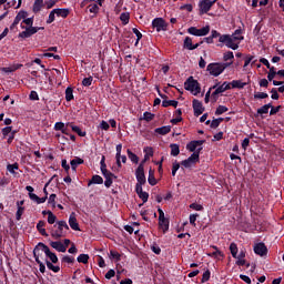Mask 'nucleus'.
<instances>
[{"instance_id": "obj_1", "label": "nucleus", "mask_w": 284, "mask_h": 284, "mask_svg": "<svg viewBox=\"0 0 284 284\" xmlns=\"http://www.w3.org/2000/svg\"><path fill=\"white\" fill-rule=\"evenodd\" d=\"M70 232V226L68 225V222L65 221H58L53 229L51 230V236L52 239H55V241H59V239H65Z\"/></svg>"}, {"instance_id": "obj_2", "label": "nucleus", "mask_w": 284, "mask_h": 284, "mask_svg": "<svg viewBox=\"0 0 284 284\" xmlns=\"http://www.w3.org/2000/svg\"><path fill=\"white\" fill-rule=\"evenodd\" d=\"M233 62H226V63H210L206 67L207 72H210V74L212 77H219L220 74H223V72L225 71L226 68H230V65H232Z\"/></svg>"}, {"instance_id": "obj_3", "label": "nucleus", "mask_w": 284, "mask_h": 284, "mask_svg": "<svg viewBox=\"0 0 284 284\" xmlns=\"http://www.w3.org/2000/svg\"><path fill=\"white\" fill-rule=\"evenodd\" d=\"M220 43H225L226 48H231V50H239V42L243 41V37H234L231 38L230 34H224L219 38Z\"/></svg>"}, {"instance_id": "obj_4", "label": "nucleus", "mask_w": 284, "mask_h": 284, "mask_svg": "<svg viewBox=\"0 0 284 284\" xmlns=\"http://www.w3.org/2000/svg\"><path fill=\"white\" fill-rule=\"evenodd\" d=\"M184 89L191 92V94H201V84L197 80L194 79V77L187 78V80L184 82Z\"/></svg>"}, {"instance_id": "obj_5", "label": "nucleus", "mask_w": 284, "mask_h": 284, "mask_svg": "<svg viewBox=\"0 0 284 284\" xmlns=\"http://www.w3.org/2000/svg\"><path fill=\"white\" fill-rule=\"evenodd\" d=\"M21 29L24 30L19 33L20 39H30L32 34H37L39 30H43L42 27H26L23 23H21Z\"/></svg>"}, {"instance_id": "obj_6", "label": "nucleus", "mask_w": 284, "mask_h": 284, "mask_svg": "<svg viewBox=\"0 0 284 284\" xmlns=\"http://www.w3.org/2000/svg\"><path fill=\"white\" fill-rule=\"evenodd\" d=\"M148 161V155L144 156V160L139 164L138 169L135 170V179L140 185H145V169L143 166V163Z\"/></svg>"}, {"instance_id": "obj_7", "label": "nucleus", "mask_w": 284, "mask_h": 284, "mask_svg": "<svg viewBox=\"0 0 284 284\" xmlns=\"http://www.w3.org/2000/svg\"><path fill=\"white\" fill-rule=\"evenodd\" d=\"M201 150H203V148H199L191 156L183 160L181 165H183V168H192V165H196V163H199Z\"/></svg>"}, {"instance_id": "obj_8", "label": "nucleus", "mask_w": 284, "mask_h": 284, "mask_svg": "<svg viewBox=\"0 0 284 284\" xmlns=\"http://www.w3.org/2000/svg\"><path fill=\"white\" fill-rule=\"evenodd\" d=\"M217 0H200L199 2V9H200V14H207L210 10L212 9V6L216 3Z\"/></svg>"}, {"instance_id": "obj_9", "label": "nucleus", "mask_w": 284, "mask_h": 284, "mask_svg": "<svg viewBox=\"0 0 284 284\" xmlns=\"http://www.w3.org/2000/svg\"><path fill=\"white\" fill-rule=\"evenodd\" d=\"M43 247H48V245L40 242L33 248V257L36 258V263H41V257L43 256V253L45 254V250Z\"/></svg>"}, {"instance_id": "obj_10", "label": "nucleus", "mask_w": 284, "mask_h": 284, "mask_svg": "<svg viewBox=\"0 0 284 284\" xmlns=\"http://www.w3.org/2000/svg\"><path fill=\"white\" fill-rule=\"evenodd\" d=\"M152 26L156 29V32H165V30H168V24L165 23V20H163V18H155L152 21Z\"/></svg>"}, {"instance_id": "obj_11", "label": "nucleus", "mask_w": 284, "mask_h": 284, "mask_svg": "<svg viewBox=\"0 0 284 284\" xmlns=\"http://www.w3.org/2000/svg\"><path fill=\"white\" fill-rule=\"evenodd\" d=\"M215 91L211 94L212 99H214V101H216V99H219V94H223V92H225L226 90H230V83L224 82L222 85L219 87V84H215Z\"/></svg>"}, {"instance_id": "obj_12", "label": "nucleus", "mask_w": 284, "mask_h": 284, "mask_svg": "<svg viewBox=\"0 0 284 284\" xmlns=\"http://www.w3.org/2000/svg\"><path fill=\"white\" fill-rule=\"evenodd\" d=\"M203 143H205L204 140H195V141H191L189 144H186V150H189V152H196L199 150V148H203Z\"/></svg>"}, {"instance_id": "obj_13", "label": "nucleus", "mask_w": 284, "mask_h": 284, "mask_svg": "<svg viewBox=\"0 0 284 284\" xmlns=\"http://www.w3.org/2000/svg\"><path fill=\"white\" fill-rule=\"evenodd\" d=\"M193 111L194 116H201L203 112H205V108L203 106V103L199 100H193Z\"/></svg>"}, {"instance_id": "obj_14", "label": "nucleus", "mask_w": 284, "mask_h": 284, "mask_svg": "<svg viewBox=\"0 0 284 284\" xmlns=\"http://www.w3.org/2000/svg\"><path fill=\"white\" fill-rule=\"evenodd\" d=\"M69 225L71 230H74V232H81V229L79 227V222L77 221V213L72 212L69 216Z\"/></svg>"}, {"instance_id": "obj_15", "label": "nucleus", "mask_w": 284, "mask_h": 284, "mask_svg": "<svg viewBox=\"0 0 284 284\" xmlns=\"http://www.w3.org/2000/svg\"><path fill=\"white\" fill-rule=\"evenodd\" d=\"M254 252L257 256H267V246L264 243H257L254 245Z\"/></svg>"}, {"instance_id": "obj_16", "label": "nucleus", "mask_w": 284, "mask_h": 284, "mask_svg": "<svg viewBox=\"0 0 284 284\" xmlns=\"http://www.w3.org/2000/svg\"><path fill=\"white\" fill-rule=\"evenodd\" d=\"M203 41H201L200 43L192 44V38L186 37L184 39L183 48H185L186 50H196V48H199V45H201Z\"/></svg>"}, {"instance_id": "obj_17", "label": "nucleus", "mask_w": 284, "mask_h": 284, "mask_svg": "<svg viewBox=\"0 0 284 284\" xmlns=\"http://www.w3.org/2000/svg\"><path fill=\"white\" fill-rule=\"evenodd\" d=\"M105 181H104V185L105 187H112V179H116V175H114L112 172L108 171L106 173H102Z\"/></svg>"}, {"instance_id": "obj_18", "label": "nucleus", "mask_w": 284, "mask_h": 284, "mask_svg": "<svg viewBox=\"0 0 284 284\" xmlns=\"http://www.w3.org/2000/svg\"><path fill=\"white\" fill-rule=\"evenodd\" d=\"M43 250H44L45 256L50 258L51 263H59V257H57L55 253H52V251H50V247L43 246Z\"/></svg>"}, {"instance_id": "obj_19", "label": "nucleus", "mask_w": 284, "mask_h": 284, "mask_svg": "<svg viewBox=\"0 0 284 284\" xmlns=\"http://www.w3.org/2000/svg\"><path fill=\"white\" fill-rule=\"evenodd\" d=\"M67 128H70L72 132H77L79 136H85V131H82L81 128H79L78 125H74V123L72 122H68Z\"/></svg>"}, {"instance_id": "obj_20", "label": "nucleus", "mask_w": 284, "mask_h": 284, "mask_svg": "<svg viewBox=\"0 0 284 284\" xmlns=\"http://www.w3.org/2000/svg\"><path fill=\"white\" fill-rule=\"evenodd\" d=\"M27 17H28V12L27 11H24V10L19 11L18 14L16 16L14 20H13L14 26H19V23L23 19H27Z\"/></svg>"}, {"instance_id": "obj_21", "label": "nucleus", "mask_w": 284, "mask_h": 284, "mask_svg": "<svg viewBox=\"0 0 284 284\" xmlns=\"http://www.w3.org/2000/svg\"><path fill=\"white\" fill-rule=\"evenodd\" d=\"M223 121H224L223 118H217V119H214L213 121L207 120V121L205 122V125H210V123H211L210 126H211L213 130H216V128H219V126L221 125V123H223Z\"/></svg>"}, {"instance_id": "obj_22", "label": "nucleus", "mask_w": 284, "mask_h": 284, "mask_svg": "<svg viewBox=\"0 0 284 284\" xmlns=\"http://www.w3.org/2000/svg\"><path fill=\"white\" fill-rule=\"evenodd\" d=\"M54 130L65 133V132H70V126H68V124L63 122H57L54 124Z\"/></svg>"}, {"instance_id": "obj_23", "label": "nucleus", "mask_w": 284, "mask_h": 284, "mask_svg": "<svg viewBox=\"0 0 284 284\" xmlns=\"http://www.w3.org/2000/svg\"><path fill=\"white\" fill-rule=\"evenodd\" d=\"M70 165L71 170H73V172H77V168H79V165H83V159L74 158L73 160H71Z\"/></svg>"}, {"instance_id": "obj_24", "label": "nucleus", "mask_w": 284, "mask_h": 284, "mask_svg": "<svg viewBox=\"0 0 284 284\" xmlns=\"http://www.w3.org/2000/svg\"><path fill=\"white\" fill-rule=\"evenodd\" d=\"M50 245L53 247V250H57V252H65V246H63L61 241L50 242Z\"/></svg>"}, {"instance_id": "obj_25", "label": "nucleus", "mask_w": 284, "mask_h": 284, "mask_svg": "<svg viewBox=\"0 0 284 284\" xmlns=\"http://www.w3.org/2000/svg\"><path fill=\"white\" fill-rule=\"evenodd\" d=\"M20 68H23V64H13L10 67H4L1 69V71L8 74L10 72H17V70H19Z\"/></svg>"}, {"instance_id": "obj_26", "label": "nucleus", "mask_w": 284, "mask_h": 284, "mask_svg": "<svg viewBox=\"0 0 284 284\" xmlns=\"http://www.w3.org/2000/svg\"><path fill=\"white\" fill-rule=\"evenodd\" d=\"M88 185H103V178L101 175H93Z\"/></svg>"}, {"instance_id": "obj_27", "label": "nucleus", "mask_w": 284, "mask_h": 284, "mask_svg": "<svg viewBox=\"0 0 284 284\" xmlns=\"http://www.w3.org/2000/svg\"><path fill=\"white\" fill-rule=\"evenodd\" d=\"M53 12H55L57 17L65 19L70 14V9H53Z\"/></svg>"}, {"instance_id": "obj_28", "label": "nucleus", "mask_w": 284, "mask_h": 284, "mask_svg": "<svg viewBox=\"0 0 284 284\" xmlns=\"http://www.w3.org/2000/svg\"><path fill=\"white\" fill-rule=\"evenodd\" d=\"M171 130H172V126L165 125V126H161V128L155 129L154 132L156 134L165 135V134H170Z\"/></svg>"}, {"instance_id": "obj_29", "label": "nucleus", "mask_w": 284, "mask_h": 284, "mask_svg": "<svg viewBox=\"0 0 284 284\" xmlns=\"http://www.w3.org/2000/svg\"><path fill=\"white\" fill-rule=\"evenodd\" d=\"M44 227H45V222L39 221L37 224L38 232H40L42 236H48V232H45Z\"/></svg>"}, {"instance_id": "obj_30", "label": "nucleus", "mask_w": 284, "mask_h": 284, "mask_svg": "<svg viewBox=\"0 0 284 284\" xmlns=\"http://www.w3.org/2000/svg\"><path fill=\"white\" fill-rule=\"evenodd\" d=\"M170 105H172V108H176L179 105V101H176V100H163L162 101L163 108H170Z\"/></svg>"}, {"instance_id": "obj_31", "label": "nucleus", "mask_w": 284, "mask_h": 284, "mask_svg": "<svg viewBox=\"0 0 284 284\" xmlns=\"http://www.w3.org/2000/svg\"><path fill=\"white\" fill-rule=\"evenodd\" d=\"M232 88H239V90H243V88H245V85H247V83L241 81V80H233L231 82Z\"/></svg>"}, {"instance_id": "obj_32", "label": "nucleus", "mask_w": 284, "mask_h": 284, "mask_svg": "<svg viewBox=\"0 0 284 284\" xmlns=\"http://www.w3.org/2000/svg\"><path fill=\"white\" fill-rule=\"evenodd\" d=\"M159 225L163 232H168L170 230V221L165 220H159Z\"/></svg>"}, {"instance_id": "obj_33", "label": "nucleus", "mask_w": 284, "mask_h": 284, "mask_svg": "<svg viewBox=\"0 0 284 284\" xmlns=\"http://www.w3.org/2000/svg\"><path fill=\"white\" fill-rule=\"evenodd\" d=\"M43 8V0H36L33 3V12H41V9Z\"/></svg>"}, {"instance_id": "obj_34", "label": "nucleus", "mask_w": 284, "mask_h": 284, "mask_svg": "<svg viewBox=\"0 0 284 284\" xmlns=\"http://www.w3.org/2000/svg\"><path fill=\"white\" fill-rule=\"evenodd\" d=\"M171 156H179L181 154V149L179 148V144H171Z\"/></svg>"}, {"instance_id": "obj_35", "label": "nucleus", "mask_w": 284, "mask_h": 284, "mask_svg": "<svg viewBox=\"0 0 284 284\" xmlns=\"http://www.w3.org/2000/svg\"><path fill=\"white\" fill-rule=\"evenodd\" d=\"M45 265H47L48 270H51V272H54L55 274L61 271V267L54 266V264H52V262H50L48 260H45Z\"/></svg>"}, {"instance_id": "obj_36", "label": "nucleus", "mask_w": 284, "mask_h": 284, "mask_svg": "<svg viewBox=\"0 0 284 284\" xmlns=\"http://www.w3.org/2000/svg\"><path fill=\"white\" fill-rule=\"evenodd\" d=\"M270 108H272V103L264 104L263 106L257 109V115L258 114H267V112H270Z\"/></svg>"}, {"instance_id": "obj_37", "label": "nucleus", "mask_w": 284, "mask_h": 284, "mask_svg": "<svg viewBox=\"0 0 284 284\" xmlns=\"http://www.w3.org/2000/svg\"><path fill=\"white\" fill-rule=\"evenodd\" d=\"M210 34V26L197 29V37H207Z\"/></svg>"}, {"instance_id": "obj_38", "label": "nucleus", "mask_w": 284, "mask_h": 284, "mask_svg": "<svg viewBox=\"0 0 284 284\" xmlns=\"http://www.w3.org/2000/svg\"><path fill=\"white\" fill-rule=\"evenodd\" d=\"M78 263H83V265H88V261H90V255L80 254L77 258Z\"/></svg>"}, {"instance_id": "obj_39", "label": "nucleus", "mask_w": 284, "mask_h": 284, "mask_svg": "<svg viewBox=\"0 0 284 284\" xmlns=\"http://www.w3.org/2000/svg\"><path fill=\"white\" fill-rule=\"evenodd\" d=\"M120 20L122 21L123 26H128L130 23V13L129 12L121 13Z\"/></svg>"}, {"instance_id": "obj_40", "label": "nucleus", "mask_w": 284, "mask_h": 284, "mask_svg": "<svg viewBox=\"0 0 284 284\" xmlns=\"http://www.w3.org/2000/svg\"><path fill=\"white\" fill-rule=\"evenodd\" d=\"M109 258L119 262V261H121V255L119 252L111 250L110 254H109Z\"/></svg>"}, {"instance_id": "obj_41", "label": "nucleus", "mask_w": 284, "mask_h": 284, "mask_svg": "<svg viewBox=\"0 0 284 284\" xmlns=\"http://www.w3.org/2000/svg\"><path fill=\"white\" fill-rule=\"evenodd\" d=\"M54 223H57V215L52 211H48V224L54 225Z\"/></svg>"}, {"instance_id": "obj_42", "label": "nucleus", "mask_w": 284, "mask_h": 284, "mask_svg": "<svg viewBox=\"0 0 284 284\" xmlns=\"http://www.w3.org/2000/svg\"><path fill=\"white\" fill-rule=\"evenodd\" d=\"M126 154H128L130 161H132V163H139L138 155L134 154L130 149H128Z\"/></svg>"}, {"instance_id": "obj_43", "label": "nucleus", "mask_w": 284, "mask_h": 284, "mask_svg": "<svg viewBox=\"0 0 284 284\" xmlns=\"http://www.w3.org/2000/svg\"><path fill=\"white\" fill-rule=\"evenodd\" d=\"M230 251H231L233 258H236V256L239 254V246H236V243H231Z\"/></svg>"}, {"instance_id": "obj_44", "label": "nucleus", "mask_w": 284, "mask_h": 284, "mask_svg": "<svg viewBox=\"0 0 284 284\" xmlns=\"http://www.w3.org/2000/svg\"><path fill=\"white\" fill-rule=\"evenodd\" d=\"M72 99H74L73 90H72V88L68 87L65 89V100L72 101Z\"/></svg>"}, {"instance_id": "obj_45", "label": "nucleus", "mask_w": 284, "mask_h": 284, "mask_svg": "<svg viewBox=\"0 0 284 284\" xmlns=\"http://www.w3.org/2000/svg\"><path fill=\"white\" fill-rule=\"evenodd\" d=\"M7 170L8 172H10V174H17L16 170H19V164L18 163L8 164Z\"/></svg>"}, {"instance_id": "obj_46", "label": "nucleus", "mask_w": 284, "mask_h": 284, "mask_svg": "<svg viewBox=\"0 0 284 284\" xmlns=\"http://www.w3.org/2000/svg\"><path fill=\"white\" fill-rule=\"evenodd\" d=\"M268 70L270 71H268V74H267V79H268V81H274V77H276V74H277L276 68L271 67Z\"/></svg>"}, {"instance_id": "obj_47", "label": "nucleus", "mask_w": 284, "mask_h": 284, "mask_svg": "<svg viewBox=\"0 0 284 284\" xmlns=\"http://www.w3.org/2000/svg\"><path fill=\"white\" fill-rule=\"evenodd\" d=\"M227 106L225 105H219L216 111H215V114L216 116H221V114H225V112H227Z\"/></svg>"}, {"instance_id": "obj_48", "label": "nucleus", "mask_w": 284, "mask_h": 284, "mask_svg": "<svg viewBox=\"0 0 284 284\" xmlns=\"http://www.w3.org/2000/svg\"><path fill=\"white\" fill-rule=\"evenodd\" d=\"M133 34H135V37H136L135 45H139V41H141V39H143V34L136 28H133Z\"/></svg>"}, {"instance_id": "obj_49", "label": "nucleus", "mask_w": 284, "mask_h": 284, "mask_svg": "<svg viewBox=\"0 0 284 284\" xmlns=\"http://www.w3.org/2000/svg\"><path fill=\"white\" fill-rule=\"evenodd\" d=\"M92 81H94V78L92 77L84 78L82 80V85H84V88H90V85H92Z\"/></svg>"}, {"instance_id": "obj_50", "label": "nucleus", "mask_w": 284, "mask_h": 284, "mask_svg": "<svg viewBox=\"0 0 284 284\" xmlns=\"http://www.w3.org/2000/svg\"><path fill=\"white\" fill-rule=\"evenodd\" d=\"M49 205L57 207V194H51L48 200Z\"/></svg>"}, {"instance_id": "obj_51", "label": "nucleus", "mask_w": 284, "mask_h": 284, "mask_svg": "<svg viewBox=\"0 0 284 284\" xmlns=\"http://www.w3.org/2000/svg\"><path fill=\"white\" fill-rule=\"evenodd\" d=\"M22 23H26L27 28H32L34 24V18H24L22 19Z\"/></svg>"}, {"instance_id": "obj_52", "label": "nucleus", "mask_w": 284, "mask_h": 284, "mask_svg": "<svg viewBox=\"0 0 284 284\" xmlns=\"http://www.w3.org/2000/svg\"><path fill=\"white\" fill-rule=\"evenodd\" d=\"M89 12L92 14H98L99 13V4L93 3L89 6Z\"/></svg>"}, {"instance_id": "obj_53", "label": "nucleus", "mask_w": 284, "mask_h": 284, "mask_svg": "<svg viewBox=\"0 0 284 284\" xmlns=\"http://www.w3.org/2000/svg\"><path fill=\"white\" fill-rule=\"evenodd\" d=\"M23 212H26V209L23 206H19L16 213L17 221H21V216H23Z\"/></svg>"}, {"instance_id": "obj_54", "label": "nucleus", "mask_w": 284, "mask_h": 284, "mask_svg": "<svg viewBox=\"0 0 284 284\" xmlns=\"http://www.w3.org/2000/svg\"><path fill=\"white\" fill-rule=\"evenodd\" d=\"M139 199L143 201V203H148V199H150V194L148 192L143 191L142 193L138 194Z\"/></svg>"}, {"instance_id": "obj_55", "label": "nucleus", "mask_w": 284, "mask_h": 284, "mask_svg": "<svg viewBox=\"0 0 284 284\" xmlns=\"http://www.w3.org/2000/svg\"><path fill=\"white\" fill-rule=\"evenodd\" d=\"M179 168H181V164L179 162H173L172 166V176H176V172H179Z\"/></svg>"}, {"instance_id": "obj_56", "label": "nucleus", "mask_w": 284, "mask_h": 284, "mask_svg": "<svg viewBox=\"0 0 284 284\" xmlns=\"http://www.w3.org/2000/svg\"><path fill=\"white\" fill-rule=\"evenodd\" d=\"M190 207H191V210H195V212H202V210H203V205L197 204V203L190 204Z\"/></svg>"}, {"instance_id": "obj_57", "label": "nucleus", "mask_w": 284, "mask_h": 284, "mask_svg": "<svg viewBox=\"0 0 284 284\" xmlns=\"http://www.w3.org/2000/svg\"><path fill=\"white\" fill-rule=\"evenodd\" d=\"M62 263L72 264V263H74V257H73V256H70V255H64V256L62 257Z\"/></svg>"}, {"instance_id": "obj_58", "label": "nucleus", "mask_w": 284, "mask_h": 284, "mask_svg": "<svg viewBox=\"0 0 284 284\" xmlns=\"http://www.w3.org/2000/svg\"><path fill=\"white\" fill-rule=\"evenodd\" d=\"M213 250H215V252L209 254V256H215V258H219V256H223V252L219 251L216 246H213Z\"/></svg>"}, {"instance_id": "obj_59", "label": "nucleus", "mask_w": 284, "mask_h": 284, "mask_svg": "<svg viewBox=\"0 0 284 284\" xmlns=\"http://www.w3.org/2000/svg\"><path fill=\"white\" fill-rule=\"evenodd\" d=\"M223 59H224V61H230V60L234 59V52L229 51V52L224 53Z\"/></svg>"}, {"instance_id": "obj_60", "label": "nucleus", "mask_w": 284, "mask_h": 284, "mask_svg": "<svg viewBox=\"0 0 284 284\" xmlns=\"http://www.w3.org/2000/svg\"><path fill=\"white\" fill-rule=\"evenodd\" d=\"M116 272L114 270H109L105 274V278H108V281H110V278H114Z\"/></svg>"}, {"instance_id": "obj_61", "label": "nucleus", "mask_w": 284, "mask_h": 284, "mask_svg": "<svg viewBox=\"0 0 284 284\" xmlns=\"http://www.w3.org/2000/svg\"><path fill=\"white\" fill-rule=\"evenodd\" d=\"M143 119L144 121H152V119H154V114H152L151 112H144Z\"/></svg>"}, {"instance_id": "obj_62", "label": "nucleus", "mask_w": 284, "mask_h": 284, "mask_svg": "<svg viewBox=\"0 0 284 284\" xmlns=\"http://www.w3.org/2000/svg\"><path fill=\"white\" fill-rule=\"evenodd\" d=\"M267 93L265 92H257L254 94V99H267Z\"/></svg>"}, {"instance_id": "obj_63", "label": "nucleus", "mask_w": 284, "mask_h": 284, "mask_svg": "<svg viewBox=\"0 0 284 284\" xmlns=\"http://www.w3.org/2000/svg\"><path fill=\"white\" fill-rule=\"evenodd\" d=\"M210 270L205 271L202 275V283H206V281H210Z\"/></svg>"}, {"instance_id": "obj_64", "label": "nucleus", "mask_w": 284, "mask_h": 284, "mask_svg": "<svg viewBox=\"0 0 284 284\" xmlns=\"http://www.w3.org/2000/svg\"><path fill=\"white\" fill-rule=\"evenodd\" d=\"M12 133V126H6L2 129L3 136H8V134Z\"/></svg>"}]
</instances>
